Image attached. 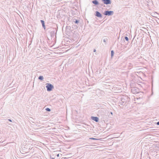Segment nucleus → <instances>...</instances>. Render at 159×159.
<instances>
[{
	"label": "nucleus",
	"instance_id": "15",
	"mask_svg": "<svg viewBox=\"0 0 159 159\" xmlns=\"http://www.w3.org/2000/svg\"><path fill=\"white\" fill-rule=\"evenodd\" d=\"M90 139H92V140H97L98 139H96L95 138H90Z\"/></svg>",
	"mask_w": 159,
	"mask_h": 159
},
{
	"label": "nucleus",
	"instance_id": "3",
	"mask_svg": "<svg viewBox=\"0 0 159 159\" xmlns=\"http://www.w3.org/2000/svg\"><path fill=\"white\" fill-rule=\"evenodd\" d=\"M114 14V12L112 11H105L104 14L106 16H110L113 15Z\"/></svg>",
	"mask_w": 159,
	"mask_h": 159
},
{
	"label": "nucleus",
	"instance_id": "14",
	"mask_svg": "<svg viewBox=\"0 0 159 159\" xmlns=\"http://www.w3.org/2000/svg\"><path fill=\"white\" fill-rule=\"evenodd\" d=\"M125 40L127 41H128L129 40V39H128V38L127 37V36H125Z\"/></svg>",
	"mask_w": 159,
	"mask_h": 159
},
{
	"label": "nucleus",
	"instance_id": "12",
	"mask_svg": "<svg viewBox=\"0 0 159 159\" xmlns=\"http://www.w3.org/2000/svg\"><path fill=\"white\" fill-rule=\"evenodd\" d=\"M114 54V52L113 50H111V57L113 56Z\"/></svg>",
	"mask_w": 159,
	"mask_h": 159
},
{
	"label": "nucleus",
	"instance_id": "17",
	"mask_svg": "<svg viewBox=\"0 0 159 159\" xmlns=\"http://www.w3.org/2000/svg\"><path fill=\"white\" fill-rule=\"evenodd\" d=\"M8 120L9 121L11 122H12V120L11 119H8Z\"/></svg>",
	"mask_w": 159,
	"mask_h": 159
},
{
	"label": "nucleus",
	"instance_id": "8",
	"mask_svg": "<svg viewBox=\"0 0 159 159\" xmlns=\"http://www.w3.org/2000/svg\"><path fill=\"white\" fill-rule=\"evenodd\" d=\"M40 21L42 24L43 27L44 28V29L45 30V23H44V21L42 20H41Z\"/></svg>",
	"mask_w": 159,
	"mask_h": 159
},
{
	"label": "nucleus",
	"instance_id": "23",
	"mask_svg": "<svg viewBox=\"0 0 159 159\" xmlns=\"http://www.w3.org/2000/svg\"><path fill=\"white\" fill-rule=\"evenodd\" d=\"M57 156L58 157H59V154H57Z\"/></svg>",
	"mask_w": 159,
	"mask_h": 159
},
{
	"label": "nucleus",
	"instance_id": "10",
	"mask_svg": "<svg viewBox=\"0 0 159 159\" xmlns=\"http://www.w3.org/2000/svg\"><path fill=\"white\" fill-rule=\"evenodd\" d=\"M73 22L75 24H78L79 22V20L74 19L73 20Z\"/></svg>",
	"mask_w": 159,
	"mask_h": 159
},
{
	"label": "nucleus",
	"instance_id": "9",
	"mask_svg": "<svg viewBox=\"0 0 159 159\" xmlns=\"http://www.w3.org/2000/svg\"><path fill=\"white\" fill-rule=\"evenodd\" d=\"M46 87L47 88V90L48 91H50V83H47Z\"/></svg>",
	"mask_w": 159,
	"mask_h": 159
},
{
	"label": "nucleus",
	"instance_id": "6",
	"mask_svg": "<svg viewBox=\"0 0 159 159\" xmlns=\"http://www.w3.org/2000/svg\"><path fill=\"white\" fill-rule=\"evenodd\" d=\"M91 118L92 120L95 121L96 122H98L99 120L98 118L97 117L91 116Z\"/></svg>",
	"mask_w": 159,
	"mask_h": 159
},
{
	"label": "nucleus",
	"instance_id": "5",
	"mask_svg": "<svg viewBox=\"0 0 159 159\" xmlns=\"http://www.w3.org/2000/svg\"><path fill=\"white\" fill-rule=\"evenodd\" d=\"M95 16L99 18H102V15L98 11H96L95 12Z\"/></svg>",
	"mask_w": 159,
	"mask_h": 159
},
{
	"label": "nucleus",
	"instance_id": "21",
	"mask_svg": "<svg viewBox=\"0 0 159 159\" xmlns=\"http://www.w3.org/2000/svg\"><path fill=\"white\" fill-rule=\"evenodd\" d=\"M96 49H94V50H93V52H96Z\"/></svg>",
	"mask_w": 159,
	"mask_h": 159
},
{
	"label": "nucleus",
	"instance_id": "2",
	"mask_svg": "<svg viewBox=\"0 0 159 159\" xmlns=\"http://www.w3.org/2000/svg\"><path fill=\"white\" fill-rule=\"evenodd\" d=\"M139 91V89L136 87L132 88L131 89V92L134 94L138 93Z\"/></svg>",
	"mask_w": 159,
	"mask_h": 159
},
{
	"label": "nucleus",
	"instance_id": "20",
	"mask_svg": "<svg viewBox=\"0 0 159 159\" xmlns=\"http://www.w3.org/2000/svg\"><path fill=\"white\" fill-rule=\"evenodd\" d=\"M50 158H51V159H54V158H51V156H50Z\"/></svg>",
	"mask_w": 159,
	"mask_h": 159
},
{
	"label": "nucleus",
	"instance_id": "7",
	"mask_svg": "<svg viewBox=\"0 0 159 159\" xmlns=\"http://www.w3.org/2000/svg\"><path fill=\"white\" fill-rule=\"evenodd\" d=\"M92 2L95 5H98L99 4L98 2L96 0H93Z\"/></svg>",
	"mask_w": 159,
	"mask_h": 159
},
{
	"label": "nucleus",
	"instance_id": "13",
	"mask_svg": "<svg viewBox=\"0 0 159 159\" xmlns=\"http://www.w3.org/2000/svg\"><path fill=\"white\" fill-rule=\"evenodd\" d=\"M54 88L53 86L50 84V91Z\"/></svg>",
	"mask_w": 159,
	"mask_h": 159
},
{
	"label": "nucleus",
	"instance_id": "25",
	"mask_svg": "<svg viewBox=\"0 0 159 159\" xmlns=\"http://www.w3.org/2000/svg\"><path fill=\"white\" fill-rule=\"evenodd\" d=\"M100 4V5H102V4Z\"/></svg>",
	"mask_w": 159,
	"mask_h": 159
},
{
	"label": "nucleus",
	"instance_id": "16",
	"mask_svg": "<svg viewBox=\"0 0 159 159\" xmlns=\"http://www.w3.org/2000/svg\"><path fill=\"white\" fill-rule=\"evenodd\" d=\"M45 110L48 111H50V108H47L45 109Z\"/></svg>",
	"mask_w": 159,
	"mask_h": 159
},
{
	"label": "nucleus",
	"instance_id": "22",
	"mask_svg": "<svg viewBox=\"0 0 159 159\" xmlns=\"http://www.w3.org/2000/svg\"><path fill=\"white\" fill-rule=\"evenodd\" d=\"M111 115H113V113H112V112H111Z\"/></svg>",
	"mask_w": 159,
	"mask_h": 159
},
{
	"label": "nucleus",
	"instance_id": "18",
	"mask_svg": "<svg viewBox=\"0 0 159 159\" xmlns=\"http://www.w3.org/2000/svg\"><path fill=\"white\" fill-rule=\"evenodd\" d=\"M157 125H159V121H158V122H157Z\"/></svg>",
	"mask_w": 159,
	"mask_h": 159
},
{
	"label": "nucleus",
	"instance_id": "19",
	"mask_svg": "<svg viewBox=\"0 0 159 159\" xmlns=\"http://www.w3.org/2000/svg\"><path fill=\"white\" fill-rule=\"evenodd\" d=\"M103 41L104 42H106V40L105 39H104L103 40Z\"/></svg>",
	"mask_w": 159,
	"mask_h": 159
},
{
	"label": "nucleus",
	"instance_id": "1",
	"mask_svg": "<svg viewBox=\"0 0 159 159\" xmlns=\"http://www.w3.org/2000/svg\"><path fill=\"white\" fill-rule=\"evenodd\" d=\"M55 27H54V28H53L52 27L50 26V30H53L51 32V34H50L51 35V37H52L51 39L53 40H52V42L53 41V43H52V46H50L51 47H52L53 46L54 44L56 42V33L57 31L56 30V27H57V26L56 25H54Z\"/></svg>",
	"mask_w": 159,
	"mask_h": 159
},
{
	"label": "nucleus",
	"instance_id": "4",
	"mask_svg": "<svg viewBox=\"0 0 159 159\" xmlns=\"http://www.w3.org/2000/svg\"><path fill=\"white\" fill-rule=\"evenodd\" d=\"M102 1L106 5L111 4V1L110 0H102Z\"/></svg>",
	"mask_w": 159,
	"mask_h": 159
},
{
	"label": "nucleus",
	"instance_id": "11",
	"mask_svg": "<svg viewBox=\"0 0 159 159\" xmlns=\"http://www.w3.org/2000/svg\"><path fill=\"white\" fill-rule=\"evenodd\" d=\"M39 80H42L43 79V76H40L39 77Z\"/></svg>",
	"mask_w": 159,
	"mask_h": 159
},
{
	"label": "nucleus",
	"instance_id": "24",
	"mask_svg": "<svg viewBox=\"0 0 159 159\" xmlns=\"http://www.w3.org/2000/svg\"><path fill=\"white\" fill-rule=\"evenodd\" d=\"M53 96H52V97H53ZM55 98V97H53V98H52V99H53L54 98Z\"/></svg>",
	"mask_w": 159,
	"mask_h": 159
}]
</instances>
